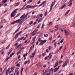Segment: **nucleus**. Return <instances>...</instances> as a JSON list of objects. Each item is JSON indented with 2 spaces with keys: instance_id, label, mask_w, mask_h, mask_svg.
Instances as JSON below:
<instances>
[{
  "instance_id": "4d7b16f0",
  "label": "nucleus",
  "mask_w": 75,
  "mask_h": 75,
  "mask_svg": "<svg viewBox=\"0 0 75 75\" xmlns=\"http://www.w3.org/2000/svg\"><path fill=\"white\" fill-rule=\"evenodd\" d=\"M20 74V72H18L17 73H16V75H18V74Z\"/></svg>"
},
{
  "instance_id": "13d9d810",
  "label": "nucleus",
  "mask_w": 75,
  "mask_h": 75,
  "mask_svg": "<svg viewBox=\"0 0 75 75\" xmlns=\"http://www.w3.org/2000/svg\"><path fill=\"white\" fill-rule=\"evenodd\" d=\"M23 38H24V36L22 37V38H20V39L21 40H23Z\"/></svg>"
},
{
  "instance_id": "69168bd1",
  "label": "nucleus",
  "mask_w": 75,
  "mask_h": 75,
  "mask_svg": "<svg viewBox=\"0 0 75 75\" xmlns=\"http://www.w3.org/2000/svg\"><path fill=\"white\" fill-rule=\"evenodd\" d=\"M18 59H19V58H20V55H19L18 56Z\"/></svg>"
},
{
  "instance_id": "864d4df0",
  "label": "nucleus",
  "mask_w": 75,
  "mask_h": 75,
  "mask_svg": "<svg viewBox=\"0 0 75 75\" xmlns=\"http://www.w3.org/2000/svg\"><path fill=\"white\" fill-rule=\"evenodd\" d=\"M63 42V39H62V40H61L60 41V43H62Z\"/></svg>"
},
{
  "instance_id": "bf43d9fd",
  "label": "nucleus",
  "mask_w": 75,
  "mask_h": 75,
  "mask_svg": "<svg viewBox=\"0 0 75 75\" xmlns=\"http://www.w3.org/2000/svg\"><path fill=\"white\" fill-rule=\"evenodd\" d=\"M41 20H40V19H39L38 21V23H40V22H41Z\"/></svg>"
},
{
  "instance_id": "7c9ffc66",
  "label": "nucleus",
  "mask_w": 75,
  "mask_h": 75,
  "mask_svg": "<svg viewBox=\"0 0 75 75\" xmlns=\"http://www.w3.org/2000/svg\"><path fill=\"white\" fill-rule=\"evenodd\" d=\"M6 42V40H2L1 41V44H3V43H4V42Z\"/></svg>"
},
{
  "instance_id": "680f3d73",
  "label": "nucleus",
  "mask_w": 75,
  "mask_h": 75,
  "mask_svg": "<svg viewBox=\"0 0 75 75\" xmlns=\"http://www.w3.org/2000/svg\"><path fill=\"white\" fill-rule=\"evenodd\" d=\"M7 4H5L4 5V6H7Z\"/></svg>"
},
{
  "instance_id": "6e6552de",
  "label": "nucleus",
  "mask_w": 75,
  "mask_h": 75,
  "mask_svg": "<svg viewBox=\"0 0 75 75\" xmlns=\"http://www.w3.org/2000/svg\"><path fill=\"white\" fill-rule=\"evenodd\" d=\"M67 5V4L65 3L63 6H61L59 9H62V8H64V7H65V6H66V5Z\"/></svg>"
},
{
  "instance_id": "4468645a",
  "label": "nucleus",
  "mask_w": 75,
  "mask_h": 75,
  "mask_svg": "<svg viewBox=\"0 0 75 75\" xmlns=\"http://www.w3.org/2000/svg\"><path fill=\"white\" fill-rule=\"evenodd\" d=\"M37 52V50L35 49V50L34 52L32 54V55L34 56L35 55V53H36V52Z\"/></svg>"
},
{
  "instance_id": "ea45409f",
  "label": "nucleus",
  "mask_w": 75,
  "mask_h": 75,
  "mask_svg": "<svg viewBox=\"0 0 75 75\" xmlns=\"http://www.w3.org/2000/svg\"><path fill=\"white\" fill-rule=\"evenodd\" d=\"M72 2H71L69 5L68 6H72Z\"/></svg>"
},
{
  "instance_id": "052dcab7",
  "label": "nucleus",
  "mask_w": 75,
  "mask_h": 75,
  "mask_svg": "<svg viewBox=\"0 0 75 75\" xmlns=\"http://www.w3.org/2000/svg\"><path fill=\"white\" fill-rule=\"evenodd\" d=\"M45 55V54L44 53H43L42 54V56H44V55Z\"/></svg>"
},
{
  "instance_id": "72a5a7b5",
  "label": "nucleus",
  "mask_w": 75,
  "mask_h": 75,
  "mask_svg": "<svg viewBox=\"0 0 75 75\" xmlns=\"http://www.w3.org/2000/svg\"><path fill=\"white\" fill-rule=\"evenodd\" d=\"M54 47H55V48L57 47V43L56 42H55L54 43Z\"/></svg>"
},
{
  "instance_id": "9d476101",
  "label": "nucleus",
  "mask_w": 75,
  "mask_h": 75,
  "mask_svg": "<svg viewBox=\"0 0 75 75\" xmlns=\"http://www.w3.org/2000/svg\"><path fill=\"white\" fill-rule=\"evenodd\" d=\"M40 42L41 43L39 45H42L44 44V41L42 40H41Z\"/></svg>"
},
{
  "instance_id": "e2e57ef3",
  "label": "nucleus",
  "mask_w": 75,
  "mask_h": 75,
  "mask_svg": "<svg viewBox=\"0 0 75 75\" xmlns=\"http://www.w3.org/2000/svg\"><path fill=\"white\" fill-rule=\"evenodd\" d=\"M59 50H58L56 51L55 52V54H56V53H57V52H59Z\"/></svg>"
},
{
  "instance_id": "a878e982",
  "label": "nucleus",
  "mask_w": 75,
  "mask_h": 75,
  "mask_svg": "<svg viewBox=\"0 0 75 75\" xmlns=\"http://www.w3.org/2000/svg\"><path fill=\"white\" fill-rule=\"evenodd\" d=\"M33 21H31L30 22L29 24H30V25H31V24H33Z\"/></svg>"
},
{
  "instance_id": "423d86ee",
  "label": "nucleus",
  "mask_w": 75,
  "mask_h": 75,
  "mask_svg": "<svg viewBox=\"0 0 75 75\" xmlns=\"http://www.w3.org/2000/svg\"><path fill=\"white\" fill-rule=\"evenodd\" d=\"M59 66L57 68H55L54 70V72H56L59 69Z\"/></svg>"
},
{
  "instance_id": "1a4fd4ad",
  "label": "nucleus",
  "mask_w": 75,
  "mask_h": 75,
  "mask_svg": "<svg viewBox=\"0 0 75 75\" xmlns=\"http://www.w3.org/2000/svg\"><path fill=\"white\" fill-rule=\"evenodd\" d=\"M52 53H49V60H50V58H51V57H52Z\"/></svg>"
},
{
  "instance_id": "2eb2a0df",
  "label": "nucleus",
  "mask_w": 75,
  "mask_h": 75,
  "mask_svg": "<svg viewBox=\"0 0 75 75\" xmlns=\"http://www.w3.org/2000/svg\"><path fill=\"white\" fill-rule=\"evenodd\" d=\"M20 4V2H18L15 4V6H18Z\"/></svg>"
},
{
  "instance_id": "37998d69",
  "label": "nucleus",
  "mask_w": 75,
  "mask_h": 75,
  "mask_svg": "<svg viewBox=\"0 0 75 75\" xmlns=\"http://www.w3.org/2000/svg\"><path fill=\"white\" fill-rule=\"evenodd\" d=\"M52 48V47H51V46H49V50H51Z\"/></svg>"
},
{
  "instance_id": "6e6d98bb",
  "label": "nucleus",
  "mask_w": 75,
  "mask_h": 75,
  "mask_svg": "<svg viewBox=\"0 0 75 75\" xmlns=\"http://www.w3.org/2000/svg\"><path fill=\"white\" fill-rule=\"evenodd\" d=\"M51 71H52L53 72L54 71V69H53L52 68H51Z\"/></svg>"
},
{
  "instance_id": "49530a36",
  "label": "nucleus",
  "mask_w": 75,
  "mask_h": 75,
  "mask_svg": "<svg viewBox=\"0 0 75 75\" xmlns=\"http://www.w3.org/2000/svg\"><path fill=\"white\" fill-rule=\"evenodd\" d=\"M63 46H61L59 48V50H60L61 49H62V48Z\"/></svg>"
},
{
  "instance_id": "79ce46f5",
  "label": "nucleus",
  "mask_w": 75,
  "mask_h": 75,
  "mask_svg": "<svg viewBox=\"0 0 75 75\" xmlns=\"http://www.w3.org/2000/svg\"><path fill=\"white\" fill-rule=\"evenodd\" d=\"M24 16H25V14L22 15L20 17V18H23V17H24Z\"/></svg>"
},
{
  "instance_id": "c756f323",
  "label": "nucleus",
  "mask_w": 75,
  "mask_h": 75,
  "mask_svg": "<svg viewBox=\"0 0 75 75\" xmlns=\"http://www.w3.org/2000/svg\"><path fill=\"white\" fill-rule=\"evenodd\" d=\"M73 1V0H70V1L68 3V4H69L70 3H72V1Z\"/></svg>"
},
{
  "instance_id": "9b49d317",
  "label": "nucleus",
  "mask_w": 75,
  "mask_h": 75,
  "mask_svg": "<svg viewBox=\"0 0 75 75\" xmlns=\"http://www.w3.org/2000/svg\"><path fill=\"white\" fill-rule=\"evenodd\" d=\"M68 64V62H65L62 65L63 67H65L67 64Z\"/></svg>"
},
{
  "instance_id": "0eeeda50",
  "label": "nucleus",
  "mask_w": 75,
  "mask_h": 75,
  "mask_svg": "<svg viewBox=\"0 0 75 75\" xmlns=\"http://www.w3.org/2000/svg\"><path fill=\"white\" fill-rule=\"evenodd\" d=\"M64 33H65V35H69V32L67 30H65V31H64Z\"/></svg>"
},
{
  "instance_id": "f704fd0d",
  "label": "nucleus",
  "mask_w": 75,
  "mask_h": 75,
  "mask_svg": "<svg viewBox=\"0 0 75 75\" xmlns=\"http://www.w3.org/2000/svg\"><path fill=\"white\" fill-rule=\"evenodd\" d=\"M46 2V1H44L43 2H42L41 4H44V3H45Z\"/></svg>"
},
{
  "instance_id": "c9c22d12",
  "label": "nucleus",
  "mask_w": 75,
  "mask_h": 75,
  "mask_svg": "<svg viewBox=\"0 0 75 75\" xmlns=\"http://www.w3.org/2000/svg\"><path fill=\"white\" fill-rule=\"evenodd\" d=\"M50 74H51V72H49L46 74V75H50Z\"/></svg>"
},
{
  "instance_id": "473e14b6",
  "label": "nucleus",
  "mask_w": 75,
  "mask_h": 75,
  "mask_svg": "<svg viewBox=\"0 0 75 75\" xmlns=\"http://www.w3.org/2000/svg\"><path fill=\"white\" fill-rule=\"evenodd\" d=\"M35 38H36V37H35L33 38V42H35Z\"/></svg>"
},
{
  "instance_id": "b1692460",
  "label": "nucleus",
  "mask_w": 75,
  "mask_h": 75,
  "mask_svg": "<svg viewBox=\"0 0 75 75\" xmlns=\"http://www.w3.org/2000/svg\"><path fill=\"white\" fill-rule=\"evenodd\" d=\"M55 27L56 29H57V30H58L59 29V28H58V25H57L55 26Z\"/></svg>"
},
{
  "instance_id": "f03ea898",
  "label": "nucleus",
  "mask_w": 75,
  "mask_h": 75,
  "mask_svg": "<svg viewBox=\"0 0 75 75\" xmlns=\"http://www.w3.org/2000/svg\"><path fill=\"white\" fill-rule=\"evenodd\" d=\"M23 33V31H21L19 33H18L16 34L15 35V37L13 38V40H15V39H16L17 37H18V36L21 34Z\"/></svg>"
},
{
  "instance_id": "c85d7f7f",
  "label": "nucleus",
  "mask_w": 75,
  "mask_h": 75,
  "mask_svg": "<svg viewBox=\"0 0 75 75\" xmlns=\"http://www.w3.org/2000/svg\"><path fill=\"white\" fill-rule=\"evenodd\" d=\"M47 11H45V14H44L45 16H47Z\"/></svg>"
},
{
  "instance_id": "f257e3e1",
  "label": "nucleus",
  "mask_w": 75,
  "mask_h": 75,
  "mask_svg": "<svg viewBox=\"0 0 75 75\" xmlns=\"http://www.w3.org/2000/svg\"><path fill=\"white\" fill-rule=\"evenodd\" d=\"M18 8L14 10L13 12L11 14V17H14L15 16H16V12H17V10H18Z\"/></svg>"
},
{
  "instance_id": "a19ab883",
  "label": "nucleus",
  "mask_w": 75,
  "mask_h": 75,
  "mask_svg": "<svg viewBox=\"0 0 75 75\" xmlns=\"http://www.w3.org/2000/svg\"><path fill=\"white\" fill-rule=\"evenodd\" d=\"M16 67H19L20 66V64L18 63L17 64V65H16Z\"/></svg>"
},
{
  "instance_id": "603ef678",
  "label": "nucleus",
  "mask_w": 75,
  "mask_h": 75,
  "mask_svg": "<svg viewBox=\"0 0 75 75\" xmlns=\"http://www.w3.org/2000/svg\"><path fill=\"white\" fill-rule=\"evenodd\" d=\"M39 16L41 17H42V14H41L39 15Z\"/></svg>"
},
{
  "instance_id": "a18cd8bd",
  "label": "nucleus",
  "mask_w": 75,
  "mask_h": 75,
  "mask_svg": "<svg viewBox=\"0 0 75 75\" xmlns=\"http://www.w3.org/2000/svg\"><path fill=\"white\" fill-rule=\"evenodd\" d=\"M11 69L12 71H13V70L14 69L13 68V67H11Z\"/></svg>"
},
{
  "instance_id": "0e129e2a",
  "label": "nucleus",
  "mask_w": 75,
  "mask_h": 75,
  "mask_svg": "<svg viewBox=\"0 0 75 75\" xmlns=\"http://www.w3.org/2000/svg\"><path fill=\"white\" fill-rule=\"evenodd\" d=\"M10 53H11V52L9 51L8 53V55H9V54H10Z\"/></svg>"
},
{
  "instance_id": "dca6fc26",
  "label": "nucleus",
  "mask_w": 75,
  "mask_h": 75,
  "mask_svg": "<svg viewBox=\"0 0 75 75\" xmlns=\"http://www.w3.org/2000/svg\"><path fill=\"white\" fill-rule=\"evenodd\" d=\"M66 29H65V28H62L61 29V31L62 32H64V31H65V30Z\"/></svg>"
},
{
  "instance_id": "393cba45",
  "label": "nucleus",
  "mask_w": 75,
  "mask_h": 75,
  "mask_svg": "<svg viewBox=\"0 0 75 75\" xmlns=\"http://www.w3.org/2000/svg\"><path fill=\"white\" fill-rule=\"evenodd\" d=\"M73 26L75 27V21L74 22L73 24Z\"/></svg>"
},
{
  "instance_id": "58836bf2",
  "label": "nucleus",
  "mask_w": 75,
  "mask_h": 75,
  "mask_svg": "<svg viewBox=\"0 0 75 75\" xmlns=\"http://www.w3.org/2000/svg\"><path fill=\"white\" fill-rule=\"evenodd\" d=\"M15 23H16V21H14L11 23V24H15Z\"/></svg>"
},
{
  "instance_id": "39448f33",
  "label": "nucleus",
  "mask_w": 75,
  "mask_h": 75,
  "mask_svg": "<svg viewBox=\"0 0 75 75\" xmlns=\"http://www.w3.org/2000/svg\"><path fill=\"white\" fill-rule=\"evenodd\" d=\"M54 2H52V4H51L50 8V10L49 11V12H50V11H51V10H52V7H53V6L54 5Z\"/></svg>"
},
{
  "instance_id": "f8f14e48",
  "label": "nucleus",
  "mask_w": 75,
  "mask_h": 75,
  "mask_svg": "<svg viewBox=\"0 0 75 75\" xmlns=\"http://www.w3.org/2000/svg\"><path fill=\"white\" fill-rule=\"evenodd\" d=\"M69 11H70V10H69L67 11L65 13V16H66L68 13H69Z\"/></svg>"
},
{
  "instance_id": "a211bd4d",
  "label": "nucleus",
  "mask_w": 75,
  "mask_h": 75,
  "mask_svg": "<svg viewBox=\"0 0 75 75\" xmlns=\"http://www.w3.org/2000/svg\"><path fill=\"white\" fill-rule=\"evenodd\" d=\"M15 21V22L16 23H19V22H20V21H21V20H20V19H18V20H17L16 21Z\"/></svg>"
},
{
  "instance_id": "f3484780",
  "label": "nucleus",
  "mask_w": 75,
  "mask_h": 75,
  "mask_svg": "<svg viewBox=\"0 0 75 75\" xmlns=\"http://www.w3.org/2000/svg\"><path fill=\"white\" fill-rule=\"evenodd\" d=\"M8 0H4L2 1V3H3V4H4V3H6Z\"/></svg>"
},
{
  "instance_id": "412c9836",
  "label": "nucleus",
  "mask_w": 75,
  "mask_h": 75,
  "mask_svg": "<svg viewBox=\"0 0 75 75\" xmlns=\"http://www.w3.org/2000/svg\"><path fill=\"white\" fill-rule=\"evenodd\" d=\"M10 57H8L6 59L4 60L5 62H6V61H7L8 59H10Z\"/></svg>"
},
{
  "instance_id": "6ab92c4d",
  "label": "nucleus",
  "mask_w": 75,
  "mask_h": 75,
  "mask_svg": "<svg viewBox=\"0 0 75 75\" xmlns=\"http://www.w3.org/2000/svg\"><path fill=\"white\" fill-rule=\"evenodd\" d=\"M28 8H29L30 6L29 5H27L25 7V8H23V10H24V9H26L27 8H28Z\"/></svg>"
},
{
  "instance_id": "5701e85b",
  "label": "nucleus",
  "mask_w": 75,
  "mask_h": 75,
  "mask_svg": "<svg viewBox=\"0 0 75 75\" xmlns=\"http://www.w3.org/2000/svg\"><path fill=\"white\" fill-rule=\"evenodd\" d=\"M26 5H27V4H25L24 5L22 8L21 9L20 11H21V10H23V8H24L25 7V6H26Z\"/></svg>"
},
{
  "instance_id": "aec40b11",
  "label": "nucleus",
  "mask_w": 75,
  "mask_h": 75,
  "mask_svg": "<svg viewBox=\"0 0 75 75\" xmlns=\"http://www.w3.org/2000/svg\"><path fill=\"white\" fill-rule=\"evenodd\" d=\"M58 62H57L55 64V66L54 67V68H55L58 66Z\"/></svg>"
},
{
  "instance_id": "ddd939ff",
  "label": "nucleus",
  "mask_w": 75,
  "mask_h": 75,
  "mask_svg": "<svg viewBox=\"0 0 75 75\" xmlns=\"http://www.w3.org/2000/svg\"><path fill=\"white\" fill-rule=\"evenodd\" d=\"M37 7V5H35L34 6H30L29 8H34V7Z\"/></svg>"
},
{
  "instance_id": "7ed1b4c3",
  "label": "nucleus",
  "mask_w": 75,
  "mask_h": 75,
  "mask_svg": "<svg viewBox=\"0 0 75 75\" xmlns=\"http://www.w3.org/2000/svg\"><path fill=\"white\" fill-rule=\"evenodd\" d=\"M38 30L37 29H35L34 30L32 33H31V34L32 35H34L35 34H37V31H38Z\"/></svg>"
},
{
  "instance_id": "5fc2aeb1",
  "label": "nucleus",
  "mask_w": 75,
  "mask_h": 75,
  "mask_svg": "<svg viewBox=\"0 0 75 75\" xmlns=\"http://www.w3.org/2000/svg\"><path fill=\"white\" fill-rule=\"evenodd\" d=\"M18 45V43H15L14 44V46H17V45Z\"/></svg>"
},
{
  "instance_id": "09e8293b",
  "label": "nucleus",
  "mask_w": 75,
  "mask_h": 75,
  "mask_svg": "<svg viewBox=\"0 0 75 75\" xmlns=\"http://www.w3.org/2000/svg\"><path fill=\"white\" fill-rule=\"evenodd\" d=\"M38 67H41V65H40V64L39 63L38 64Z\"/></svg>"
},
{
  "instance_id": "4c0bfd02",
  "label": "nucleus",
  "mask_w": 75,
  "mask_h": 75,
  "mask_svg": "<svg viewBox=\"0 0 75 75\" xmlns=\"http://www.w3.org/2000/svg\"><path fill=\"white\" fill-rule=\"evenodd\" d=\"M21 44H20L19 45L17 46V47L16 48V50H17V49L19 47H20V45H21Z\"/></svg>"
},
{
  "instance_id": "8fccbe9b",
  "label": "nucleus",
  "mask_w": 75,
  "mask_h": 75,
  "mask_svg": "<svg viewBox=\"0 0 75 75\" xmlns=\"http://www.w3.org/2000/svg\"><path fill=\"white\" fill-rule=\"evenodd\" d=\"M38 41L39 42H40V41H41V39L40 38H39L38 39Z\"/></svg>"
},
{
  "instance_id": "3c124183",
  "label": "nucleus",
  "mask_w": 75,
  "mask_h": 75,
  "mask_svg": "<svg viewBox=\"0 0 75 75\" xmlns=\"http://www.w3.org/2000/svg\"><path fill=\"white\" fill-rule=\"evenodd\" d=\"M64 56H63V55L62 54L61 55V58L62 59H63V58H62V57H63Z\"/></svg>"
},
{
  "instance_id": "e433bc0d",
  "label": "nucleus",
  "mask_w": 75,
  "mask_h": 75,
  "mask_svg": "<svg viewBox=\"0 0 75 75\" xmlns=\"http://www.w3.org/2000/svg\"><path fill=\"white\" fill-rule=\"evenodd\" d=\"M20 15V13H19L16 16V17H18V16H19V15Z\"/></svg>"
},
{
  "instance_id": "2f4dec72",
  "label": "nucleus",
  "mask_w": 75,
  "mask_h": 75,
  "mask_svg": "<svg viewBox=\"0 0 75 75\" xmlns=\"http://www.w3.org/2000/svg\"><path fill=\"white\" fill-rule=\"evenodd\" d=\"M65 2H66V1H65V0H63V1H62V4H64V3H65Z\"/></svg>"
},
{
  "instance_id": "de8ad7c7",
  "label": "nucleus",
  "mask_w": 75,
  "mask_h": 75,
  "mask_svg": "<svg viewBox=\"0 0 75 75\" xmlns=\"http://www.w3.org/2000/svg\"><path fill=\"white\" fill-rule=\"evenodd\" d=\"M44 26V24H43L42 25V27H41V28H43Z\"/></svg>"
},
{
  "instance_id": "4be33fe9",
  "label": "nucleus",
  "mask_w": 75,
  "mask_h": 75,
  "mask_svg": "<svg viewBox=\"0 0 75 75\" xmlns=\"http://www.w3.org/2000/svg\"><path fill=\"white\" fill-rule=\"evenodd\" d=\"M33 0H30L29 1H28V2H27V4H28V3H30L31 2H32L33 1Z\"/></svg>"
},
{
  "instance_id": "c03bdc74",
  "label": "nucleus",
  "mask_w": 75,
  "mask_h": 75,
  "mask_svg": "<svg viewBox=\"0 0 75 75\" xmlns=\"http://www.w3.org/2000/svg\"><path fill=\"white\" fill-rule=\"evenodd\" d=\"M52 22H51L49 23V25H52Z\"/></svg>"
},
{
  "instance_id": "338daca9",
  "label": "nucleus",
  "mask_w": 75,
  "mask_h": 75,
  "mask_svg": "<svg viewBox=\"0 0 75 75\" xmlns=\"http://www.w3.org/2000/svg\"><path fill=\"white\" fill-rule=\"evenodd\" d=\"M36 74H37V73L36 72H35V73L33 75H35Z\"/></svg>"
},
{
  "instance_id": "774afa93",
  "label": "nucleus",
  "mask_w": 75,
  "mask_h": 75,
  "mask_svg": "<svg viewBox=\"0 0 75 75\" xmlns=\"http://www.w3.org/2000/svg\"><path fill=\"white\" fill-rule=\"evenodd\" d=\"M68 75H73V73H70V74Z\"/></svg>"
},
{
  "instance_id": "bb28decb",
  "label": "nucleus",
  "mask_w": 75,
  "mask_h": 75,
  "mask_svg": "<svg viewBox=\"0 0 75 75\" xmlns=\"http://www.w3.org/2000/svg\"><path fill=\"white\" fill-rule=\"evenodd\" d=\"M44 36L45 37H48V34H44Z\"/></svg>"
},
{
  "instance_id": "cd10ccee",
  "label": "nucleus",
  "mask_w": 75,
  "mask_h": 75,
  "mask_svg": "<svg viewBox=\"0 0 75 75\" xmlns=\"http://www.w3.org/2000/svg\"><path fill=\"white\" fill-rule=\"evenodd\" d=\"M10 46V45H8V46L6 47V50H7V49H8L9 48V47Z\"/></svg>"
},
{
  "instance_id": "20e7f679",
  "label": "nucleus",
  "mask_w": 75,
  "mask_h": 75,
  "mask_svg": "<svg viewBox=\"0 0 75 75\" xmlns=\"http://www.w3.org/2000/svg\"><path fill=\"white\" fill-rule=\"evenodd\" d=\"M29 14V13H27L23 17V18H22V19H23V21H25V20H26L27 19V18L26 17H27V16H28V15Z\"/></svg>"
}]
</instances>
